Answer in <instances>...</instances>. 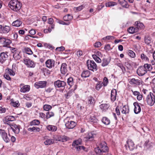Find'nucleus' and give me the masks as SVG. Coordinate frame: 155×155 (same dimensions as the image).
<instances>
[{
  "mask_svg": "<svg viewBox=\"0 0 155 155\" xmlns=\"http://www.w3.org/2000/svg\"><path fill=\"white\" fill-rule=\"evenodd\" d=\"M109 149L107 146V144L104 141H102L99 146L94 149L96 153L101 155L103 153H107Z\"/></svg>",
  "mask_w": 155,
  "mask_h": 155,
  "instance_id": "obj_1",
  "label": "nucleus"
},
{
  "mask_svg": "<svg viewBox=\"0 0 155 155\" xmlns=\"http://www.w3.org/2000/svg\"><path fill=\"white\" fill-rule=\"evenodd\" d=\"M8 5L11 9L17 12L21 8L22 4L17 0H12L9 2Z\"/></svg>",
  "mask_w": 155,
  "mask_h": 155,
  "instance_id": "obj_2",
  "label": "nucleus"
},
{
  "mask_svg": "<svg viewBox=\"0 0 155 155\" xmlns=\"http://www.w3.org/2000/svg\"><path fill=\"white\" fill-rule=\"evenodd\" d=\"M147 104L150 106H153L155 102V95L152 93L150 92L146 98Z\"/></svg>",
  "mask_w": 155,
  "mask_h": 155,
  "instance_id": "obj_3",
  "label": "nucleus"
},
{
  "mask_svg": "<svg viewBox=\"0 0 155 155\" xmlns=\"http://www.w3.org/2000/svg\"><path fill=\"white\" fill-rule=\"evenodd\" d=\"M89 60L87 61V64L88 68L93 71H96L97 69V65L95 62L93 60H90L89 62Z\"/></svg>",
  "mask_w": 155,
  "mask_h": 155,
  "instance_id": "obj_4",
  "label": "nucleus"
},
{
  "mask_svg": "<svg viewBox=\"0 0 155 155\" xmlns=\"http://www.w3.org/2000/svg\"><path fill=\"white\" fill-rule=\"evenodd\" d=\"M9 132L8 131V135H7V133L5 130L2 129L0 130V134L2 136L3 140L6 143H8L10 141L11 135Z\"/></svg>",
  "mask_w": 155,
  "mask_h": 155,
  "instance_id": "obj_5",
  "label": "nucleus"
},
{
  "mask_svg": "<svg viewBox=\"0 0 155 155\" xmlns=\"http://www.w3.org/2000/svg\"><path fill=\"white\" fill-rule=\"evenodd\" d=\"M24 64L27 67L29 68H34L35 66V63L31 60L29 58H26L24 59Z\"/></svg>",
  "mask_w": 155,
  "mask_h": 155,
  "instance_id": "obj_6",
  "label": "nucleus"
},
{
  "mask_svg": "<svg viewBox=\"0 0 155 155\" xmlns=\"http://www.w3.org/2000/svg\"><path fill=\"white\" fill-rule=\"evenodd\" d=\"M20 126L16 124H12L10 125V127L8 128V131L11 130L13 131L15 134H18L20 131Z\"/></svg>",
  "mask_w": 155,
  "mask_h": 155,
  "instance_id": "obj_7",
  "label": "nucleus"
},
{
  "mask_svg": "<svg viewBox=\"0 0 155 155\" xmlns=\"http://www.w3.org/2000/svg\"><path fill=\"white\" fill-rule=\"evenodd\" d=\"M54 85L55 87H61L64 88L66 83L64 81L58 80L54 82Z\"/></svg>",
  "mask_w": 155,
  "mask_h": 155,
  "instance_id": "obj_8",
  "label": "nucleus"
},
{
  "mask_svg": "<svg viewBox=\"0 0 155 155\" xmlns=\"http://www.w3.org/2000/svg\"><path fill=\"white\" fill-rule=\"evenodd\" d=\"M47 82L46 81L37 82L35 84V87L37 88H43L46 87Z\"/></svg>",
  "mask_w": 155,
  "mask_h": 155,
  "instance_id": "obj_9",
  "label": "nucleus"
},
{
  "mask_svg": "<svg viewBox=\"0 0 155 155\" xmlns=\"http://www.w3.org/2000/svg\"><path fill=\"white\" fill-rule=\"evenodd\" d=\"M76 124L77 123L76 122L72 120L67 121L65 123V127L68 129H73Z\"/></svg>",
  "mask_w": 155,
  "mask_h": 155,
  "instance_id": "obj_10",
  "label": "nucleus"
},
{
  "mask_svg": "<svg viewBox=\"0 0 155 155\" xmlns=\"http://www.w3.org/2000/svg\"><path fill=\"white\" fill-rule=\"evenodd\" d=\"M7 52H2L0 54V63L3 64L7 59L8 56Z\"/></svg>",
  "mask_w": 155,
  "mask_h": 155,
  "instance_id": "obj_11",
  "label": "nucleus"
},
{
  "mask_svg": "<svg viewBox=\"0 0 155 155\" xmlns=\"http://www.w3.org/2000/svg\"><path fill=\"white\" fill-rule=\"evenodd\" d=\"M15 120V117L12 116H8L5 117L4 122L5 124L11 125L10 121H13Z\"/></svg>",
  "mask_w": 155,
  "mask_h": 155,
  "instance_id": "obj_12",
  "label": "nucleus"
},
{
  "mask_svg": "<svg viewBox=\"0 0 155 155\" xmlns=\"http://www.w3.org/2000/svg\"><path fill=\"white\" fill-rule=\"evenodd\" d=\"M21 87L20 91L21 92L25 93L28 91L30 90V87L28 85H24L23 84H21L20 85Z\"/></svg>",
  "mask_w": 155,
  "mask_h": 155,
  "instance_id": "obj_13",
  "label": "nucleus"
},
{
  "mask_svg": "<svg viewBox=\"0 0 155 155\" xmlns=\"http://www.w3.org/2000/svg\"><path fill=\"white\" fill-rule=\"evenodd\" d=\"M137 72L139 76H142L147 73V71L143 66H140L137 69Z\"/></svg>",
  "mask_w": 155,
  "mask_h": 155,
  "instance_id": "obj_14",
  "label": "nucleus"
},
{
  "mask_svg": "<svg viewBox=\"0 0 155 155\" xmlns=\"http://www.w3.org/2000/svg\"><path fill=\"white\" fill-rule=\"evenodd\" d=\"M127 147V146L130 151H132L135 148L134 144V142L131 140H128L127 141V144L125 145Z\"/></svg>",
  "mask_w": 155,
  "mask_h": 155,
  "instance_id": "obj_15",
  "label": "nucleus"
},
{
  "mask_svg": "<svg viewBox=\"0 0 155 155\" xmlns=\"http://www.w3.org/2000/svg\"><path fill=\"white\" fill-rule=\"evenodd\" d=\"M54 61L52 59H48L45 62V64L47 67L51 68L54 66Z\"/></svg>",
  "mask_w": 155,
  "mask_h": 155,
  "instance_id": "obj_16",
  "label": "nucleus"
},
{
  "mask_svg": "<svg viewBox=\"0 0 155 155\" xmlns=\"http://www.w3.org/2000/svg\"><path fill=\"white\" fill-rule=\"evenodd\" d=\"M117 91L115 89H113L111 91L110 99L111 101L114 102L116 99Z\"/></svg>",
  "mask_w": 155,
  "mask_h": 155,
  "instance_id": "obj_17",
  "label": "nucleus"
},
{
  "mask_svg": "<svg viewBox=\"0 0 155 155\" xmlns=\"http://www.w3.org/2000/svg\"><path fill=\"white\" fill-rule=\"evenodd\" d=\"M134 112L136 114L139 113L141 111V109L139 104L137 102H135L134 103Z\"/></svg>",
  "mask_w": 155,
  "mask_h": 155,
  "instance_id": "obj_18",
  "label": "nucleus"
},
{
  "mask_svg": "<svg viewBox=\"0 0 155 155\" xmlns=\"http://www.w3.org/2000/svg\"><path fill=\"white\" fill-rule=\"evenodd\" d=\"M81 142H79L78 140H76L74 141L72 143V146H76L75 147L76 148L77 150L79 151L81 150H84V146H78V144H80Z\"/></svg>",
  "mask_w": 155,
  "mask_h": 155,
  "instance_id": "obj_19",
  "label": "nucleus"
},
{
  "mask_svg": "<svg viewBox=\"0 0 155 155\" xmlns=\"http://www.w3.org/2000/svg\"><path fill=\"white\" fill-rule=\"evenodd\" d=\"M67 65L65 63L62 64L61 68V71L62 74H65L67 72L68 70L67 67Z\"/></svg>",
  "mask_w": 155,
  "mask_h": 155,
  "instance_id": "obj_20",
  "label": "nucleus"
},
{
  "mask_svg": "<svg viewBox=\"0 0 155 155\" xmlns=\"http://www.w3.org/2000/svg\"><path fill=\"white\" fill-rule=\"evenodd\" d=\"M1 41L3 42V44H4V45L5 46L9 45L12 42L10 40L2 37H1Z\"/></svg>",
  "mask_w": 155,
  "mask_h": 155,
  "instance_id": "obj_21",
  "label": "nucleus"
},
{
  "mask_svg": "<svg viewBox=\"0 0 155 155\" xmlns=\"http://www.w3.org/2000/svg\"><path fill=\"white\" fill-rule=\"evenodd\" d=\"M46 128L49 131L51 132L56 131L57 130V127L56 126L50 125L47 126Z\"/></svg>",
  "mask_w": 155,
  "mask_h": 155,
  "instance_id": "obj_22",
  "label": "nucleus"
},
{
  "mask_svg": "<svg viewBox=\"0 0 155 155\" xmlns=\"http://www.w3.org/2000/svg\"><path fill=\"white\" fill-rule=\"evenodd\" d=\"M139 29L138 28H134L133 27H129L127 29V31L129 33L133 34L138 31Z\"/></svg>",
  "mask_w": 155,
  "mask_h": 155,
  "instance_id": "obj_23",
  "label": "nucleus"
},
{
  "mask_svg": "<svg viewBox=\"0 0 155 155\" xmlns=\"http://www.w3.org/2000/svg\"><path fill=\"white\" fill-rule=\"evenodd\" d=\"M119 4L124 7L128 8L129 5L125 0H118Z\"/></svg>",
  "mask_w": 155,
  "mask_h": 155,
  "instance_id": "obj_24",
  "label": "nucleus"
},
{
  "mask_svg": "<svg viewBox=\"0 0 155 155\" xmlns=\"http://www.w3.org/2000/svg\"><path fill=\"white\" fill-rule=\"evenodd\" d=\"M110 58H104L102 60L101 65L103 67L107 65L110 62Z\"/></svg>",
  "mask_w": 155,
  "mask_h": 155,
  "instance_id": "obj_25",
  "label": "nucleus"
},
{
  "mask_svg": "<svg viewBox=\"0 0 155 155\" xmlns=\"http://www.w3.org/2000/svg\"><path fill=\"white\" fill-rule=\"evenodd\" d=\"M90 75V72L88 70H86L82 72L81 76L82 77L85 78L89 77Z\"/></svg>",
  "mask_w": 155,
  "mask_h": 155,
  "instance_id": "obj_26",
  "label": "nucleus"
},
{
  "mask_svg": "<svg viewBox=\"0 0 155 155\" xmlns=\"http://www.w3.org/2000/svg\"><path fill=\"white\" fill-rule=\"evenodd\" d=\"M89 120L91 124L97 123L98 121V120L94 115L91 116L89 118Z\"/></svg>",
  "mask_w": 155,
  "mask_h": 155,
  "instance_id": "obj_27",
  "label": "nucleus"
},
{
  "mask_svg": "<svg viewBox=\"0 0 155 155\" xmlns=\"http://www.w3.org/2000/svg\"><path fill=\"white\" fill-rule=\"evenodd\" d=\"M129 111V108L127 106H124L121 110V113L126 115L127 114H128Z\"/></svg>",
  "mask_w": 155,
  "mask_h": 155,
  "instance_id": "obj_28",
  "label": "nucleus"
},
{
  "mask_svg": "<svg viewBox=\"0 0 155 155\" xmlns=\"http://www.w3.org/2000/svg\"><path fill=\"white\" fill-rule=\"evenodd\" d=\"M87 103L90 104V106H93L94 103V99L93 97L91 96H90L87 98Z\"/></svg>",
  "mask_w": 155,
  "mask_h": 155,
  "instance_id": "obj_29",
  "label": "nucleus"
},
{
  "mask_svg": "<svg viewBox=\"0 0 155 155\" xmlns=\"http://www.w3.org/2000/svg\"><path fill=\"white\" fill-rule=\"evenodd\" d=\"M68 137L65 136L59 135L58 137V140L60 141L64 142L68 140Z\"/></svg>",
  "mask_w": 155,
  "mask_h": 155,
  "instance_id": "obj_30",
  "label": "nucleus"
},
{
  "mask_svg": "<svg viewBox=\"0 0 155 155\" xmlns=\"http://www.w3.org/2000/svg\"><path fill=\"white\" fill-rule=\"evenodd\" d=\"M20 51H16L13 54V57L16 60L19 59L21 58V56L20 55Z\"/></svg>",
  "mask_w": 155,
  "mask_h": 155,
  "instance_id": "obj_31",
  "label": "nucleus"
},
{
  "mask_svg": "<svg viewBox=\"0 0 155 155\" xmlns=\"http://www.w3.org/2000/svg\"><path fill=\"white\" fill-rule=\"evenodd\" d=\"M22 22L19 20L17 19L13 22L12 25L13 26L18 27L20 26L22 24Z\"/></svg>",
  "mask_w": 155,
  "mask_h": 155,
  "instance_id": "obj_32",
  "label": "nucleus"
},
{
  "mask_svg": "<svg viewBox=\"0 0 155 155\" xmlns=\"http://www.w3.org/2000/svg\"><path fill=\"white\" fill-rule=\"evenodd\" d=\"M109 107V105L108 104H104L100 105V107L103 111H106Z\"/></svg>",
  "mask_w": 155,
  "mask_h": 155,
  "instance_id": "obj_33",
  "label": "nucleus"
},
{
  "mask_svg": "<svg viewBox=\"0 0 155 155\" xmlns=\"http://www.w3.org/2000/svg\"><path fill=\"white\" fill-rule=\"evenodd\" d=\"M67 83L70 86V87H72L74 84V79L72 77H70L67 79Z\"/></svg>",
  "mask_w": 155,
  "mask_h": 155,
  "instance_id": "obj_34",
  "label": "nucleus"
},
{
  "mask_svg": "<svg viewBox=\"0 0 155 155\" xmlns=\"http://www.w3.org/2000/svg\"><path fill=\"white\" fill-rule=\"evenodd\" d=\"M117 5V3L115 2L110 1L106 3L105 5L107 7H111Z\"/></svg>",
  "mask_w": 155,
  "mask_h": 155,
  "instance_id": "obj_35",
  "label": "nucleus"
},
{
  "mask_svg": "<svg viewBox=\"0 0 155 155\" xmlns=\"http://www.w3.org/2000/svg\"><path fill=\"white\" fill-rule=\"evenodd\" d=\"M10 30V27L8 26L5 25V26H3L2 33H7Z\"/></svg>",
  "mask_w": 155,
  "mask_h": 155,
  "instance_id": "obj_36",
  "label": "nucleus"
},
{
  "mask_svg": "<svg viewBox=\"0 0 155 155\" xmlns=\"http://www.w3.org/2000/svg\"><path fill=\"white\" fill-rule=\"evenodd\" d=\"M102 122L106 125H108L110 123V120L106 117H104L102 120Z\"/></svg>",
  "mask_w": 155,
  "mask_h": 155,
  "instance_id": "obj_37",
  "label": "nucleus"
},
{
  "mask_svg": "<svg viewBox=\"0 0 155 155\" xmlns=\"http://www.w3.org/2000/svg\"><path fill=\"white\" fill-rule=\"evenodd\" d=\"M143 67L145 69H146L147 71V70L150 71L152 69V67L151 65L148 64H145Z\"/></svg>",
  "mask_w": 155,
  "mask_h": 155,
  "instance_id": "obj_38",
  "label": "nucleus"
},
{
  "mask_svg": "<svg viewBox=\"0 0 155 155\" xmlns=\"http://www.w3.org/2000/svg\"><path fill=\"white\" fill-rule=\"evenodd\" d=\"M94 135L91 133H89L87 136L86 138L88 140L92 141L93 140Z\"/></svg>",
  "mask_w": 155,
  "mask_h": 155,
  "instance_id": "obj_39",
  "label": "nucleus"
},
{
  "mask_svg": "<svg viewBox=\"0 0 155 155\" xmlns=\"http://www.w3.org/2000/svg\"><path fill=\"white\" fill-rule=\"evenodd\" d=\"M54 142V140L53 139H48L44 142V143L45 145H49L52 144Z\"/></svg>",
  "mask_w": 155,
  "mask_h": 155,
  "instance_id": "obj_40",
  "label": "nucleus"
},
{
  "mask_svg": "<svg viewBox=\"0 0 155 155\" xmlns=\"http://www.w3.org/2000/svg\"><path fill=\"white\" fill-rule=\"evenodd\" d=\"M73 16L70 14H68L63 17V19L65 21L70 20L73 18Z\"/></svg>",
  "mask_w": 155,
  "mask_h": 155,
  "instance_id": "obj_41",
  "label": "nucleus"
},
{
  "mask_svg": "<svg viewBox=\"0 0 155 155\" xmlns=\"http://www.w3.org/2000/svg\"><path fill=\"white\" fill-rule=\"evenodd\" d=\"M135 24L137 26L136 28H141L144 27V25L143 23L140 22H135Z\"/></svg>",
  "mask_w": 155,
  "mask_h": 155,
  "instance_id": "obj_42",
  "label": "nucleus"
},
{
  "mask_svg": "<svg viewBox=\"0 0 155 155\" xmlns=\"http://www.w3.org/2000/svg\"><path fill=\"white\" fill-rule=\"evenodd\" d=\"M28 130L35 132H39L40 130V129L39 127H29L28 128Z\"/></svg>",
  "mask_w": 155,
  "mask_h": 155,
  "instance_id": "obj_43",
  "label": "nucleus"
},
{
  "mask_svg": "<svg viewBox=\"0 0 155 155\" xmlns=\"http://www.w3.org/2000/svg\"><path fill=\"white\" fill-rule=\"evenodd\" d=\"M40 121L38 120H34L31 121L30 124L31 125H37L40 124Z\"/></svg>",
  "mask_w": 155,
  "mask_h": 155,
  "instance_id": "obj_44",
  "label": "nucleus"
},
{
  "mask_svg": "<svg viewBox=\"0 0 155 155\" xmlns=\"http://www.w3.org/2000/svg\"><path fill=\"white\" fill-rule=\"evenodd\" d=\"M92 56L93 59L96 62L98 63L101 62V59L98 57L97 56L95 55H92Z\"/></svg>",
  "mask_w": 155,
  "mask_h": 155,
  "instance_id": "obj_45",
  "label": "nucleus"
},
{
  "mask_svg": "<svg viewBox=\"0 0 155 155\" xmlns=\"http://www.w3.org/2000/svg\"><path fill=\"white\" fill-rule=\"evenodd\" d=\"M130 82L133 84L136 85H139L140 84V81L138 79H135V78H133L131 80Z\"/></svg>",
  "mask_w": 155,
  "mask_h": 155,
  "instance_id": "obj_46",
  "label": "nucleus"
},
{
  "mask_svg": "<svg viewBox=\"0 0 155 155\" xmlns=\"http://www.w3.org/2000/svg\"><path fill=\"white\" fill-rule=\"evenodd\" d=\"M115 37L112 36H107L103 38L102 39L104 41H108V40H112L114 39Z\"/></svg>",
  "mask_w": 155,
  "mask_h": 155,
  "instance_id": "obj_47",
  "label": "nucleus"
},
{
  "mask_svg": "<svg viewBox=\"0 0 155 155\" xmlns=\"http://www.w3.org/2000/svg\"><path fill=\"white\" fill-rule=\"evenodd\" d=\"M11 104L14 107H18L20 105V103L18 101H14L13 100H12Z\"/></svg>",
  "mask_w": 155,
  "mask_h": 155,
  "instance_id": "obj_48",
  "label": "nucleus"
},
{
  "mask_svg": "<svg viewBox=\"0 0 155 155\" xmlns=\"http://www.w3.org/2000/svg\"><path fill=\"white\" fill-rule=\"evenodd\" d=\"M128 55L131 57L134 58L136 55L134 52L132 50H129L128 52Z\"/></svg>",
  "mask_w": 155,
  "mask_h": 155,
  "instance_id": "obj_49",
  "label": "nucleus"
},
{
  "mask_svg": "<svg viewBox=\"0 0 155 155\" xmlns=\"http://www.w3.org/2000/svg\"><path fill=\"white\" fill-rule=\"evenodd\" d=\"M54 113L52 112H48L46 114V118L47 119L50 118L51 117L54 116Z\"/></svg>",
  "mask_w": 155,
  "mask_h": 155,
  "instance_id": "obj_50",
  "label": "nucleus"
},
{
  "mask_svg": "<svg viewBox=\"0 0 155 155\" xmlns=\"http://www.w3.org/2000/svg\"><path fill=\"white\" fill-rule=\"evenodd\" d=\"M43 108L44 110L48 111L52 108V107L50 105L45 104L43 106Z\"/></svg>",
  "mask_w": 155,
  "mask_h": 155,
  "instance_id": "obj_51",
  "label": "nucleus"
},
{
  "mask_svg": "<svg viewBox=\"0 0 155 155\" xmlns=\"http://www.w3.org/2000/svg\"><path fill=\"white\" fill-rule=\"evenodd\" d=\"M140 58L142 60L144 61L149 60L148 58L145 54H144L143 53L141 54Z\"/></svg>",
  "mask_w": 155,
  "mask_h": 155,
  "instance_id": "obj_52",
  "label": "nucleus"
},
{
  "mask_svg": "<svg viewBox=\"0 0 155 155\" xmlns=\"http://www.w3.org/2000/svg\"><path fill=\"white\" fill-rule=\"evenodd\" d=\"M25 52L28 54L31 55L33 54V52L29 48H25Z\"/></svg>",
  "mask_w": 155,
  "mask_h": 155,
  "instance_id": "obj_53",
  "label": "nucleus"
},
{
  "mask_svg": "<svg viewBox=\"0 0 155 155\" xmlns=\"http://www.w3.org/2000/svg\"><path fill=\"white\" fill-rule=\"evenodd\" d=\"M102 83H103L101 82H99L98 83H97L96 84V89L98 91L99 89L102 87Z\"/></svg>",
  "mask_w": 155,
  "mask_h": 155,
  "instance_id": "obj_54",
  "label": "nucleus"
},
{
  "mask_svg": "<svg viewBox=\"0 0 155 155\" xmlns=\"http://www.w3.org/2000/svg\"><path fill=\"white\" fill-rule=\"evenodd\" d=\"M117 66L121 68L122 71V72L124 73L125 72L126 70L125 68L122 64L118 63L117 64Z\"/></svg>",
  "mask_w": 155,
  "mask_h": 155,
  "instance_id": "obj_55",
  "label": "nucleus"
},
{
  "mask_svg": "<svg viewBox=\"0 0 155 155\" xmlns=\"http://www.w3.org/2000/svg\"><path fill=\"white\" fill-rule=\"evenodd\" d=\"M150 38L149 37L145 38L144 41L145 43L147 45L149 44L151 42V40Z\"/></svg>",
  "mask_w": 155,
  "mask_h": 155,
  "instance_id": "obj_56",
  "label": "nucleus"
},
{
  "mask_svg": "<svg viewBox=\"0 0 155 155\" xmlns=\"http://www.w3.org/2000/svg\"><path fill=\"white\" fill-rule=\"evenodd\" d=\"M8 73L10 74V75L13 76L15 74V72L13 71V70L11 69H8Z\"/></svg>",
  "mask_w": 155,
  "mask_h": 155,
  "instance_id": "obj_57",
  "label": "nucleus"
},
{
  "mask_svg": "<svg viewBox=\"0 0 155 155\" xmlns=\"http://www.w3.org/2000/svg\"><path fill=\"white\" fill-rule=\"evenodd\" d=\"M108 80L106 77H104V85L106 86L107 85L108 83Z\"/></svg>",
  "mask_w": 155,
  "mask_h": 155,
  "instance_id": "obj_58",
  "label": "nucleus"
},
{
  "mask_svg": "<svg viewBox=\"0 0 155 155\" xmlns=\"http://www.w3.org/2000/svg\"><path fill=\"white\" fill-rule=\"evenodd\" d=\"M71 95V91H69L67 94H65L64 96L65 97L68 99Z\"/></svg>",
  "mask_w": 155,
  "mask_h": 155,
  "instance_id": "obj_59",
  "label": "nucleus"
},
{
  "mask_svg": "<svg viewBox=\"0 0 155 155\" xmlns=\"http://www.w3.org/2000/svg\"><path fill=\"white\" fill-rule=\"evenodd\" d=\"M65 48L63 46H61L59 47L56 48V50L58 51H62L64 50Z\"/></svg>",
  "mask_w": 155,
  "mask_h": 155,
  "instance_id": "obj_60",
  "label": "nucleus"
},
{
  "mask_svg": "<svg viewBox=\"0 0 155 155\" xmlns=\"http://www.w3.org/2000/svg\"><path fill=\"white\" fill-rule=\"evenodd\" d=\"M4 77L6 79L9 81L11 80V78L10 77L9 75L6 74H5L4 75Z\"/></svg>",
  "mask_w": 155,
  "mask_h": 155,
  "instance_id": "obj_61",
  "label": "nucleus"
},
{
  "mask_svg": "<svg viewBox=\"0 0 155 155\" xmlns=\"http://www.w3.org/2000/svg\"><path fill=\"white\" fill-rule=\"evenodd\" d=\"M94 55H96L97 56L100 57L101 56V54L100 52L97 51H96L94 52Z\"/></svg>",
  "mask_w": 155,
  "mask_h": 155,
  "instance_id": "obj_62",
  "label": "nucleus"
},
{
  "mask_svg": "<svg viewBox=\"0 0 155 155\" xmlns=\"http://www.w3.org/2000/svg\"><path fill=\"white\" fill-rule=\"evenodd\" d=\"M110 46L109 44H107L105 46L104 49L107 51H109L110 50Z\"/></svg>",
  "mask_w": 155,
  "mask_h": 155,
  "instance_id": "obj_63",
  "label": "nucleus"
},
{
  "mask_svg": "<svg viewBox=\"0 0 155 155\" xmlns=\"http://www.w3.org/2000/svg\"><path fill=\"white\" fill-rule=\"evenodd\" d=\"M101 45V43L100 42H96L94 45L95 47L98 48L100 47Z\"/></svg>",
  "mask_w": 155,
  "mask_h": 155,
  "instance_id": "obj_64",
  "label": "nucleus"
}]
</instances>
